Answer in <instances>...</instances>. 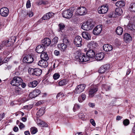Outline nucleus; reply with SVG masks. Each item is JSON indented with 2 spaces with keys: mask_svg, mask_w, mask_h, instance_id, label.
<instances>
[{
  "mask_svg": "<svg viewBox=\"0 0 135 135\" xmlns=\"http://www.w3.org/2000/svg\"><path fill=\"white\" fill-rule=\"evenodd\" d=\"M123 39L125 41L129 42L131 41L132 37L129 34L126 33L124 36Z\"/></svg>",
  "mask_w": 135,
  "mask_h": 135,
  "instance_id": "21",
  "label": "nucleus"
},
{
  "mask_svg": "<svg viewBox=\"0 0 135 135\" xmlns=\"http://www.w3.org/2000/svg\"><path fill=\"white\" fill-rule=\"evenodd\" d=\"M30 17H31L33 15V12H30L29 13H27Z\"/></svg>",
  "mask_w": 135,
  "mask_h": 135,
  "instance_id": "54",
  "label": "nucleus"
},
{
  "mask_svg": "<svg viewBox=\"0 0 135 135\" xmlns=\"http://www.w3.org/2000/svg\"><path fill=\"white\" fill-rule=\"evenodd\" d=\"M29 97L31 99H32L36 97L35 96V94L32 91L29 94Z\"/></svg>",
  "mask_w": 135,
  "mask_h": 135,
  "instance_id": "47",
  "label": "nucleus"
},
{
  "mask_svg": "<svg viewBox=\"0 0 135 135\" xmlns=\"http://www.w3.org/2000/svg\"><path fill=\"white\" fill-rule=\"evenodd\" d=\"M28 71L30 74L34 75V69L30 68L28 69Z\"/></svg>",
  "mask_w": 135,
  "mask_h": 135,
  "instance_id": "44",
  "label": "nucleus"
},
{
  "mask_svg": "<svg viewBox=\"0 0 135 135\" xmlns=\"http://www.w3.org/2000/svg\"><path fill=\"white\" fill-rule=\"evenodd\" d=\"M37 123L38 125H40L41 126L47 127L48 126L47 123H44L43 121L40 119L37 120Z\"/></svg>",
  "mask_w": 135,
  "mask_h": 135,
  "instance_id": "27",
  "label": "nucleus"
},
{
  "mask_svg": "<svg viewBox=\"0 0 135 135\" xmlns=\"http://www.w3.org/2000/svg\"><path fill=\"white\" fill-rule=\"evenodd\" d=\"M102 26L99 25L95 27L93 31V33L95 35H98L100 34L102 30Z\"/></svg>",
  "mask_w": 135,
  "mask_h": 135,
  "instance_id": "9",
  "label": "nucleus"
},
{
  "mask_svg": "<svg viewBox=\"0 0 135 135\" xmlns=\"http://www.w3.org/2000/svg\"><path fill=\"white\" fill-rule=\"evenodd\" d=\"M76 58H79L80 61L81 62H86L89 60V57L85 54L79 51H77L75 53Z\"/></svg>",
  "mask_w": 135,
  "mask_h": 135,
  "instance_id": "1",
  "label": "nucleus"
},
{
  "mask_svg": "<svg viewBox=\"0 0 135 135\" xmlns=\"http://www.w3.org/2000/svg\"><path fill=\"white\" fill-rule=\"evenodd\" d=\"M23 80L20 77H14L11 81L10 84L13 86H19L21 85Z\"/></svg>",
  "mask_w": 135,
  "mask_h": 135,
  "instance_id": "3",
  "label": "nucleus"
},
{
  "mask_svg": "<svg viewBox=\"0 0 135 135\" xmlns=\"http://www.w3.org/2000/svg\"><path fill=\"white\" fill-rule=\"evenodd\" d=\"M54 13L52 12H49L44 15L42 18L44 20L49 19L54 16Z\"/></svg>",
  "mask_w": 135,
  "mask_h": 135,
  "instance_id": "17",
  "label": "nucleus"
},
{
  "mask_svg": "<svg viewBox=\"0 0 135 135\" xmlns=\"http://www.w3.org/2000/svg\"><path fill=\"white\" fill-rule=\"evenodd\" d=\"M47 3V2L45 1H42L39 3H38V5H41L42 4H45Z\"/></svg>",
  "mask_w": 135,
  "mask_h": 135,
  "instance_id": "53",
  "label": "nucleus"
},
{
  "mask_svg": "<svg viewBox=\"0 0 135 135\" xmlns=\"http://www.w3.org/2000/svg\"><path fill=\"white\" fill-rule=\"evenodd\" d=\"M13 44V42L11 41H9L8 40H7L3 41L2 42V44L3 46L5 45L7 47H9L11 46Z\"/></svg>",
  "mask_w": 135,
  "mask_h": 135,
  "instance_id": "28",
  "label": "nucleus"
},
{
  "mask_svg": "<svg viewBox=\"0 0 135 135\" xmlns=\"http://www.w3.org/2000/svg\"><path fill=\"white\" fill-rule=\"evenodd\" d=\"M2 58H0V66L3 64L4 63L6 62L4 60L2 61Z\"/></svg>",
  "mask_w": 135,
  "mask_h": 135,
  "instance_id": "57",
  "label": "nucleus"
},
{
  "mask_svg": "<svg viewBox=\"0 0 135 135\" xmlns=\"http://www.w3.org/2000/svg\"><path fill=\"white\" fill-rule=\"evenodd\" d=\"M38 84V82L36 80H34L32 82H30L28 84V86L31 88H34L36 87Z\"/></svg>",
  "mask_w": 135,
  "mask_h": 135,
  "instance_id": "30",
  "label": "nucleus"
},
{
  "mask_svg": "<svg viewBox=\"0 0 135 135\" xmlns=\"http://www.w3.org/2000/svg\"><path fill=\"white\" fill-rule=\"evenodd\" d=\"M37 131V129L35 127H32L31 128V132L32 134H35Z\"/></svg>",
  "mask_w": 135,
  "mask_h": 135,
  "instance_id": "39",
  "label": "nucleus"
},
{
  "mask_svg": "<svg viewBox=\"0 0 135 135\" xmlns=\"http://www.w3.org/2000/svg\"><path fill=\"white\" fill-rule=\"evenodd\" d=\"M45 108L44 107H42L36 113V115L38 117H39L42 115L45 112Z\"/></svg>",
  "mask_w": 135,
  "mask_h": 135,
  "instance_id": "24",
  "label": "nucleus"
},
{
  "mask_svg": "<svg viewBox=\"0 0 135 135\" xmlns=\"http://www.w3.org/2000/svg\"><path fill=\"white\" fill-rule=\"evenodd\" d=\"M67 46L68 45L62 43L58 44L57 46L60 50L64 51L66 48Z\"/></svg>",
  "mask_w": 135,
  "mask_h": 135,
  "instance_id": "26",
  "label": "nucleus"
},
{
  "mask_svg": "<svg viewBox=\"0 0 135 135\" xmlns=\"http://www.w3.org/2000/svg\"><path fill=\"white\" fill-rule=\"evenodd\" d=\"M42 70L38 68H35L34 69V75L36 76H39L41 74Z\"/></svg>",
  "mask_w": 135,
  "mask_h": 135,
  "instance_id": "25",
  "label": "nucleus"
},
{
  "mask_svg": "<svg viewBox=\"0 0 135 135\" xmlns=\"http://www.w3.org/2000/svg\"><path fill=\"white\" fill-rule=\"evenodd\" d=\"M23 60L26 62L30 63L33 61V58L31 56L28 55L23 58Z\"/></svg>",
  "mask_w": 135,
  "mask_h": 135,
  "instance_id": "14",
  "label": "nucleus"
},
{
  "mask_svg": "<svg viewBox=\"0 0 135 135\" xmlns=\"http://www.w3.org/2000/svg\"><path fill=\"white\" fill-rule=\"evenodd\" d=\"M18 130V128L17 127H15L13 129V130L15 132H17Z\"/></svg>",
  "mask_w": 135,
  "mask_h": 135,
  "instance_id": "60",
  "label": "nucleus"
},
{
  "mask_svg": "<svg viewBox=\"0 0 135 135\" xmlns=\"http://www.w3.org/2000/svg\"><path fill=\"white\" fill-rule=\"evenodd\" d=\"M42 43L43 46H48L50 44L51 41L49 38H46L42 40Z\"/></svg>",
  "mask_w": 135,
  "mask_h": 135,
  "instance_id": "18",
  "label": "nucleus"
},
{
  "mask_svg": "<svg viewBox=\"0 0 135 135\" xmlns=\"http://www.w3.org/2000/svg\"><path fill=\"white\" fill-rule=\"evenodd\" d=\"M85 87L84 84H82L78 85L75 88V93L76 94H79L83 92Z\"/></svg>",
  "mask_w": 135,
  "mask_h": 135,
  "instance_id": "7",
  "label": "nucleus"
},
{
  "mask_svg": "<svg viewBox=\"0 0 135 135\" xmlns=\"http://www.w3.org/2000/svg\"><path fill=\"white\" fill-rule=\"evenodd\" d=\"M76 12L77 14L80 15H84L86 13V8L83 7H79Z\"/></svg>",
  "mask_w": 135,
  "mask_h": 135,
  "instance_id": "13",
  "label": "nucleus"
},
{
  "mask_svg": "<svg viewBox=\"0 0 135 135\" xmlns=\"http://www.w3.org/2000/svg\"><path fill=\"white\" fill-rule=\"evenodd\" d=\"M80 108V106L79 105L77 104H75L73 107V110L74 111H75V110H76V109H79Z\"/></svg>",
  "mask_w": 135,
  "mask_h": 135,
  "instance_id": "50",
  "label": "nucleus"
},
{
  "mask_svg": "<svg viewBox=\"0 0 135 135\" xmlns=\"http://www.w3.org/2000/svg\"><path fill=\"white\" fill-rule=\"evenodd\" d=\"M108 9V6L106 5H104L98 8V12L99 13L105 14L107 12Z\"/></svg>",
  "mask_w": 135,
  "mask_h": 135,
  "instance_id": "10",
  "label": "nucleus"
},
{
  "mask_svg": "<svg viewBox=\"0 0 135 135\" xmlns=\"http://www.w3.org/2000/svg\"><path fill=\"white\" fill-rule=\"evenodd\" d=\"M68 82L67 80L64 79L61 80L59 82V84L60 86H62L66 84Z\"/></svg>",
  "mask_w": 135,
  "mask_h": 135,
  "instance_id": "33",
  "label": "nucleus"
},
{
  "mask_svg": "<svg viewBox=\"0 0 135 135\" xmlns=\"http://www.w3.org/2000/svg\"><path fill=\"white\" fill-rule=\"evenodd\" d=\"M90 122L93 126H95L96 125L95 123V121L93 119H91L90 120Z\"/></svg>",
  "mask_w": 135,
  "mask_h": 135,
  "instance_id": "52",
  "label": "nucleus"
},
{
  "mask_svg": "<svg viewBox=\"0 0 135 135\" xmlns=\"http://www.w3.org/2000/svg\"><path fill=\"white\" fill-rule=\"evenodd\" d=\"M20 129H21L25 127V125L22 123H20V124L19 125Z\"/></svg>",
  "mask_w": 135,
  "mask_h": 135,
  "instance_id": "51",
  "label": "nucleus"
},
{
  "mask_svg": "<svg viewBox=\"0 0 135 135\" xmlns=\"http://www.w3.org/2000/svg\"><path fill=\"white\" fill-rule=\"evenodd\" d=\"M25 135H30V134L29 131H26L25 132Z\"/></svg>",
  "mask_w": 135,
  "mask_h": 135,
  "instance_id": "64",
  "label": "nucleus"
},
{
  "mask_svg": "<svg viewBox=\"0 0 135 135\" xmlns=\"http://www.w3.org/2000/svg\"><path fill=\"white\" fill-rule=\"evenodd\" d=\"M89 105L90 107H93L95 105V104L92 103H89Z\"/></svg>",
  "mask_w": 135,
  "mask_h": 135,
  "instance_id": "58",
  "label": "nucleus"
},
{
  "mask_svg": "<svg viewBox=\"0 0 135 135\" xmlns=\"http://www.w3.org/2000/svg\"><path fill=\"white\" fill-rule=\"evenodd\" d=\"M123 13L122 9L119 8H117L115 9V14L119 15H121Z\"/></svg>",
  "mask_w": 135,
  "mask_h": 135,
  "instance_id": "35",
  "label": "nucleus"
},
{
  "mask_svg": "<svg viewBox=\"0 0 135 135\" xmlns=\"http://www.w3.org/2000/svg\"><path fill=\"white\" fill-rule=\"evenodd\" d=\"M59 31L63 30L65 27V25L63 23H60L58 25Z\"/></svg>",
  "mask_w": 135,
  "mask_h": 135,
  "instance_id": "38",
  "label": "nucleus"
},
{
  "mask_svg": "<svg viewBox=\"0 0 135 135\" xmlns=\"http://www.w3.org/2000/svg\"><path fill=\"white\" fill-rule=\"evenodd\" d=\"M42 103V101H40L38 102L36 104V105L38 106L40 104H41Z\"/></svg>",
  "mask_w": 135,
  "mask_h": 135,
  "instance_id": "62",
  "label": "nucleus"
},
{
  "mask_svg": "<svg viewBox=\"0 0 135 135\" xmlns=\"http://www.w3.org/2000/svg\"><path fill=\"white\" fill-rule=\"evenodd\" d=\"M80 96L81 97L82 99L83 100L85 99L86 98L85 95L84 94H82L81 96Z\"/></svg>",
  "mask_w": 135,
  "mask_h": 135,
  "instance_id": "55",
  "label": "nucleus"
},
{
  "mask_svg": "<svg viewBox=\"0 0 135 135\" xmlns=\"http://www.w3.org/2000/svg\"><path fill=\"white\" fill-rule=\"evenodd\" d=\"M94 26L93 22L89 20L86 22L83 23L81 27L84 30L87 31L92 29Z\"/></svg>",
  "mask_w": 135,
  "mask_h": 135,
  "instance_id": "2",
  "label": "nucleus"
},
{
  "mask_svg": "<svg viewBox=\"0 0 135 135\" xmlns=\"http://www.w3.org/2000/svg\"><path fill=\"white\" fill-rule=\"evenodd\" d=\"M63 43L68 45H69V41L67 37L66 36H64L63 40Z\"/></svg>",
  "mask_w": 135,
  "mask_h": 135,
  "instance_id": "36",
  "label": "nucleus"
},
{
  "mask_svg": "<svg viewBox=\"0 0 135 135\" xmlns=\"http://www.w3.org/2000/svg\"><path fill=\"white\" fill-rule=\"evenodd\" d=\"M103 48L104 50L106 51H110L113 49L112 46L108 44L104 45L103 46Z\"/></svg>",
  "mask_w": 135,
  "mask_h": 135,
  "instance_id": "20",
  "label": "nucleus"
},
{
  "mask_svg": "<svg viewBox=\"0 0 135 135\" xmlns=\"http://www.w3.org/2000/svg\"><path fill=\"white\" fill-rule=\"evenodd\" d=\"M40 57L42 60H47L49 59V57L46 53L43 52L41 55Z\"/></svg>",
  "mask_w": 135,
  "mask_h": 135,
  "instance_id": "23",
  "label": "nucleus"
},
{
  "mask_svg": "<svg viewBox=\"0 0 135 135\" xmlns=\"http://www.w3.org/2000/svg\"><path fill=\"white\" fill-rule=\"evenodd\" d=\"M115 5L117 7H122L125 6V3L123 1H119L116 3Z\"/></svg>",
  "mask_w": 135,
  "mask_h": 135,
  "instance_id": "29",
  "label": "nucleus"
},
{
  "mask_svg": "<svg viewBox=\"0 0 135 135\" xmlns=\"http://www.w3.org/2000/svg\"><path fill=\"white\" fill-rule=\"evenodd\" d=\"M9 10L6 7L2 8L0 10V13L1 15L3 17L7 16L9 13Z\"/></svg>",
  "mask_w": 135,
  "mask_h": 135,
  "instance_id": "12",
  "label": "nucleus"
},
{
  "mask_svg": "<svg viewBox=\"0 0 135 135\" xmlns=\"http://www.w3.org/2000/svg\"><path fill=\"white\" fill-rule=\"evenodd\" d=\"M60 75L58 73H55L53 75V77L54 79L57 80L60 77Z\"/></svg>",
  "mask_w": 135,
  "mask_h": 135,
  "instance_id": "41",
  "label": "nucleus"
},
{
  "mask_svg": "<svg viewBox=\"0 0 135 135\" xmlns=\"http://www.w3.org/2000/svg\"><path fill=\"white\" fill-rule=\"evenodd\" d=\"M123 123L124 126H127L129 123V120L127 119H125L123 120Z\"/></svg>",
  "mask_w": 135,
  "mask_h": 135,
  "instance_id": "42",
  "label": "nucleus"
},
{
  "mask_svg": "<svg viewBox=\"0 0 135 135\" xmlns=\"http://www.w3.org/2000/svg\"><path fill=\"white\" fill-rule=\"evenodd\" d=\"M129 9L132 12H135V3H132L130 4Z\"/></svg>",
  "mask_w": 135,
  "mask_h": 135,
  "instance_id": "34",
  "label": "nucleus"
},
{
  "mask_svg": "<svg viewBox=\"0 0 135 135\" xmlns=\"http://www.w3.org/2000/svg\"><path fill=\"white\" fill-rule=\"evenodd\" d=\"M78 100L79 102L81 103L83 100L82 99L81 97L80 96L78 98Z\"/></svg>",
  "mask_w": 135,
  "mask_h": 135,
  "instance_id": "59",
  "label": "nucleus"
},
{
  "mask_svg": "<svg viewBox=\"0 0 135 135\" xmlns=\"http://www.w3.org/2000/svg\"><path fill=\"white\" fill-rule=\"evenodd\" d=\"M82 39L81 37L79 36H76L74 39V43L77 47H79L81 46Z\"/></svg>",
  "mask_w": 135,
  "mask_h": 135,
  "instance_id": "8",
  "label": "nucleus"
},
{
  "mask_svg": "<svg viewBox=\"0 0 135 135\" xmlns=\"http://www.w3.org/2000/svg\"><path fill=\"white\" fill-rule=\"evenodd\" d=\"M38 65L43 68L46 67L48 65V63L47 61L41 60L38 62Z\"/></svg>",
  "mask_w": 135,
  "mask_h": 135,
  "instance_id": "16",
  "label": "nucleus"
},
{
  "mask_svg": "<svg viewBox=\"0 0 135 135\" xmlns=\"http://www.w3.org/2000/svg\"><path fill=\"white\" fill-rule=\"evenodd\" d=\"M73 11L70 9L64 11L62 13L63 17L67 19L70 18L73 15Z\"/></svg>",
  "mask_w": 135,
  "mask_h": 135,
  "instance_id": "5",
  "label": "nucleus"
},
{
  "mask_svg": "<svg viewBox=\"0 0 135 135\" xmlns=\"http://www.w3.org/2000/svg\"><path fill=\"white\" fill-rule=\"evenodd\" d=\"M5 115V114L4 113H3L2 114H0V117L2 119H3L4 118Z\"/></svg>",
  "mask_w": 135,
  "mask_h": 135,
  "instance_id": "61",
  "label": "nucleus"
},
{
  "mask_svg": "<svg viewBox=\"0 0 135 135\" xmlns=\"http://www.w3.org/2000/svg\"><path fill=\"white\" fill-rule=\"evenodd\" d=\"M26 6L27 8H28L30 7L31 6V4L30 1V0H28L27 1Z\"/></svg>",
  "mask_w": 135,
  "mask_h": 135,
  "instance_id": "48",
  "label": "nucleus"
},
{
  "mask_svg": "<svg viewBox=\"0 0 135 135\" xmlns=\"http://www.w3.org/2000/svg\"><path fill=\"white\" fill-rule=\"evenodd\" d=\"M116 32L117 34L119 35H121L122 34L123 29L122 27L120 26L118 27L116 30Z\"/></svg>",
  "mask_w": 135,
  "mask_h": 135,
  "instance_id": "31",
  "label": "nucleus"
},
{
  "mask_svg": "<svg viewBox=\"0 0 135 135\" xmlns=\"http://www.w3.org/2000/svg\"><path fill=\"white\" fill-rule=\"evenodd\" d=\"M98 91V89L96 85H92L90 88L89 91V97H93Z\"/></svg>",
  "mask_w": 135,
  "mask_h": 135,
  "instance_id": "4",
  "label": "nucleus"
},
{
  "mask_svg": "<svg viewBox=\"0 0 135 135\" xmlns=\"http://www.w3.org/2000/svg\"><path fill=\"white\" fill-rule=\"evenodd\" d=\"M83 37L86 40H89L90 38V36L89 34L85 32H84L82 33Z\"/></svg>",
  "mask_w": 135,
  "mask_h": 135,
  "instance_id": "32",
  "label": "nucleus"
},
{
  "mask_svg": "<svg viewBox=\"0 0 135 135\" xmlns=\"http://www.w3.org/2000/svg\"><path fill=\"white\" fill-rule=\"evenodd\" d=\"M127 27L132 31L135 30V25L129 23L127 26Z\"/></svg>",
  "mask_w": 135,
  "mask_h": 135,
  "instance_id": "37",
  "label": "nucleus"
},
{
  "mask_svg": "<svg viewBox=\"0 0 135 135\" xmlns=\"http://www.w3.org/2000/svg\"><path fill=\"white\" fill-rule=\"evenodd\" d=\"M14 89L15 92L17 93H19L21 90V88L19 87V86H16Z\"/></svg>",
  "mask_w": 135,
  "mask_h": 135,
  "instance_id": "43",
  "label": "nucleus"
},
{
  "mask_svg": "<svg viewBox=\"0 0 135 135\" xmlns=\"http://www.w3.org/2000/svg\"><path fill=\"white\" fill-rule=\"evenodd\" d=\"M87 47L90 49L94 50L98 48V45L96 42L91 41L88 43Z\"/></svg>",
  "mask_w": 135,
  "mask_h": 135,
  "instance_id": "6",
  "label": "nucleus"
},
{
  "mask_svg": "<svg viewBox=\"0 0 135 135\" xmlns=\"http://www.w3.org/2000/svg\"><path fill=\"white\" fill-rule=\"evenodd\" d=\"M58 37H55L52 40V42H54V44L56 43L58 41Z\"/></svg>",
  "mask_w": 135,
  "mask_h": 135,
  "instance_id": "49",
  "label": "nucleus"
},
{
  "mask_svg": "<svg viewBox=\"0 0 135 135\" xmlns=\"http://www.w3.org/2000/svg\"><path fill=\"white\" fill-rule=\"evenodd\" d=\"M54 54L58 56L60 54V52L59 51L56 50H55L54 51Z\"/></svg>",
  "mask_w": 135,
  "mask_h": 135,
  "instance_id": "56",
  "label": "nucleus"
},
{
  "mask_svg": "<svg viewBox=\"0 0 135 135\" xmlns=\"http://www.w3.org/2000/svg\"><path fill=\"white\" fill-rule=\"evenodd\" d=\"M86 55L88 57H89V60L90 58H92L95 57V52L94 50L90 49L86 53Z\"/></svg>",
  "mask_w": 135,
  "mask_h": 135,
  "instance_id": "15",
  "label": "nucleus"
},
{
  "mask_svg": "<svg viewBox=\"0 0 135 135\" xmlns=\"http://www.w3.org/2000/svg\"><path fill=\"white\" fill-rule=\"evenodd\" d=\"M131 72V70L130 69H128L127 71L126 75H128Z\"/></svg>",
  "mask_w": 135,
  "mask_h": 135,
  "instance_id": "63",
  "label": "nucleus"
},
{
  "mask_svg": "<svg viewBox=\"0 0 135 135\" xmlns=\"http://www.w3.org/2000/svg\"><path fill=\"white\" fill-rule=\"evenodd\" d=\"M44 47V46L42 45H39L36 47V50L38 53H41L43 51Z\"/></svg>",
  "mask_w": 135,
  "mask_h": 135,
  "instance_id": "22",
  "label": "nucleus"
},
{
  "mask_svg": "<svg viewBox=\"0 0 135 135\" xmlns=\"http://www.w3.org/2000/svg\"><path fill=\"white\" fill-rule=\"evenodd\" d=\"M79 117L82 120H85V119L84 118L85 116L84 114L82 113H79L78 114Z\"/></svg>",
  "mask_w": 135,
  "mask_h": 135,
  "instance_id": "45",
  "label": "nucleus"
},
{
  "mask_svg": "<svg viewBox=\"0 0 135 135\" xmlns=\"http://www.w3.org/2000/svg\"><path fill=\"white\" fill-rule=\"evenodd\" d=\"M102 86L103 88H104L106 90H108L110 88V87L108 85L104 84Z\"/></svg>",
  "mask_w": 135,
  "mask_h": 135,
  "instance_id": "46",
  "label": "nucleus"
},
{
  "mask_svg": "<svg viewBox=\"0 0 135 135\" xmlns=\"http://www.w3.org/2000/svg\"><path fill=\"white\" fill-rule=\"evenodd\" d=\"M33 92L36 97L37 96L41 93L40 90L38 89H36L34 90Z\"/></svg>",
  "mask_w": 135,
  "mask_h": 135,
  "instance_id": "40",
  "label": "nucleus"
},
{
  "mask_svg": "<svg viewBox=\"0 0 135 135\" xmlns=\"http://www.w3.org/2000/svg\"><path fill=\"white\" fill-rule=\"evenodd\" d=\"M104 57V53L100 52L96 54L95 56V59L98 60H102Z\"/></svg>",
  "mask_w": 135,
  "mask_h": 135,
  "instance_id": "19",
  "label": "nucleus"
},
{
  "mask_svg": "<svg viewBox=\"0 0 135 135\" xmlns=\"http://www.w3.org/2000/svg\"><path fill=\"white\" fill-rule=\"evenodd\" d=\"M110 67V65L108 64H106L102 66L98 70L99 73L102 74L108 70Z\"/></svg>",
  "mask_w": 135,
  "mask_h": 135,
  "instance_id": "11",
  "label": "nucleus"
}]
</instances>
